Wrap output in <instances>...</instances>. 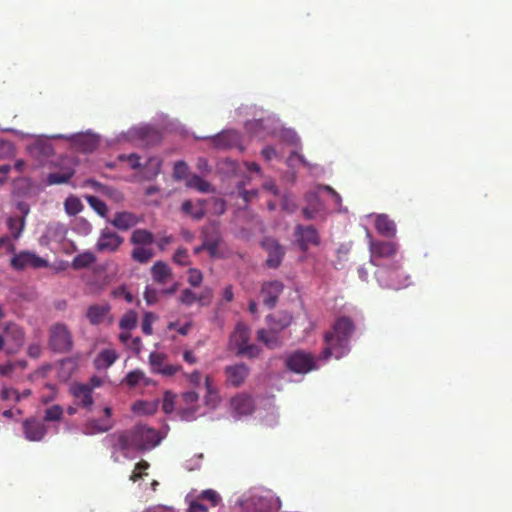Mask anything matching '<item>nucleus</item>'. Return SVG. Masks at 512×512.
<instances>
[{
    "label": "nucleus",
    "instance_id": "f257e3e1",
    "mask_svg": "<svg viewBox=\"0 0 512 512\" xmlns=\"http://www.w3.org/2000/svg\"><path fill=\"white\" fill-rule=\"evenodd\" d=\"M191 388L177 398V414L182 420L190 421L205 414V409L215 410L221 403V396L214 379L195 370L186 375Z\"/></svg>",
    "mask_w": 512,
    "mask_h": 512
},
{
    "label": "nucleus",
    "instance_id": "f03ea898",
    "mask_svg": "<svg viewBox=\"0 0 512 512\" xmlns=\"http://www.w3.org/2000/svg\"><path fill=\"white\" fill-rule=\"evenodd\" d=\"M352 332L353 324L349 318L337 319L332 330L325 335L326 347L317 361L310 354L297 351L287 357V367L295 373H308L320 366L318 362L327 361L330 357L342 358L349 352L348 340Z\"/></svg>",
    "mask_w": 512,
    "mask_h": 512
},
{
    "label": "nucleus",
    "instance_id": "7ed1b4c3",
    "mask_svg": "<svg viewBox=\"0 0 512 512\" xmlns=\"http://www.w3.org/2000/svg\"><path fill=\"white\" fill-rule=\"evenodd\" d=\"M367 238L369 239L370 262L378 267L375 272L378 283L392 289L406 287L408 277L403 275L397 264L388 265L397 253V243L374 240L370 232H367Z\"/></svg>",
    "mask_w": 512,
    "mask_h": 512
},
{
    "label": "nucleus",
    "instance_id": "20e7f679",
    "mask_svg": "<svg viewBox=\"0 0 512 512\" xmlns=\"http://www.w3.org/2000/svg\"><path fill=\"white\" fill-rule=\"evenodd\" d=\"M158 432L146 426H137L131 431L117 432L109 436L113 453L123 457H133L138 451H146L161 442Z\"/></svg>",
    "mask_w": 512,
    "mask_h": 512
},
{
    "label": "nucleus",
    "instance_id": "39448f33",
    "mask_svg": "<svg viewBox=\"0 0 512 512\" xmlns=\"http://www.w3.org/2000/svg\"><path fill=\"white\" fill-rule=\"evenodd\" d=\"M239 505L251 512H271L280 509L281 501L271 490L253 488L243 495Z\"/></svg>",
    "mask_w": 512,
    "mask_h": 512
},
{
    "label": "nucleus",
    "instance_id": "423d86ee",
    "mask_svg": "<svg viewBox=\"0 0 512 512\" xmlns=\"http://www.w3.org/2000/svg\"><path fill=\"white\" fill-rule=\"evenodd\" d=\"M292 317L286 312H281L268 317V324L270 329H261L258 331V340L263 342L267 347H276L279 343L277 332L290 325Z\"/></svg>",
    "mask_w": 512,
    "mask_h": 512
},
{
    "label": "nucleus",
    "instance_id": "0eeeda50",
    "mask_svg": "<svg viewBox=\"0 0 512 512\" xmlns=\"http://www.w3.org/2000/svg\"><path fill=\"white\" fill-rule=\"evenodd\" d=\"M249 329L243 323H238L230 337V347L235 349L238 354L249 358L258 356L259 348L256 345L248 344Z\"/></svg>",
    "mask_w": 512,
    "mask_h": 512
},
{
    "label": "nucleus",
    "instance_id": "6e6552de",
    "mask_svg": "<svg viewBox=\"0 0 512 512\" xmlns=\"http://www.w3.org/2000/svg\"><path fill=\"white\" fill-rule=\"evenodd\" d=\"M111 407L105 406L102 409V415L99 417H90L84 423L82 432L85 435H95L104 433L113 427Z\"/></svg>",
    "mask_w": 512,
    "mask_h": 512
},
{
    "label": "nucleus",
    "instance_id": "1a4fd4ad",
    "mask_svg": "<svg viewBox=\"0 0 512 512\" xmlns=\"http://www.w3.org/2000/svg\"><path fill=\"white\" fill-rule=\"evenodd\" d=\"M137 313L134 311L126 312L120 320V328L125 330L119 335V339L122 343H124L128 348L135 351L136 353L140 352L141 342L139 338H131L130 334L127 332L136 327L137 323Z\"/></svg>",
    "mask_w": 512,
    "mask_h": 512
},
{
    "label": "nucleus",
    "instance_id": "9d476101",
    "mask_svg": "<svg viewBox=\"0 0 512 512\" xmlns=\"http://www.w3.org/2000/svg\"><path fill=\"white\" fill-rule=\"evenodd\" d=\"M10 265L15 270H24L27 268L48 267L47 260L39 257L34 252L21 251L11 258Z\"/></svg>",
    "mask_w": 512,
    "mask_h": 512
},
{
    "label": "nucleus",
    "instance_id": "9b49d317",
    "mask_svg": "<svg viewBox=\"0 0 512 512\" xmlns=\"http://www.w3.org/2000/svg\"><path fill=\"white\" fill-rule=\"evenodd\" d=\"M53 138H64L69 140L72 145L79 151L89 153L94 151L99 144V137L90 132L77 133L69 136L65 135H54Z\"/></svg>",
    "mask_w": 512,
    "mask_h": 512
},
{
    "label": "nucleus",
    "instance_id": "f8f14e48",
    "mask_svg": "<svg viewBox=\"0 0 512 512\" xmlns=\"http://www.w3.org/2000/svg\"><path fill=\"white\" fill-rule=\"evenodd\" d=\"M213 298V292L210 288H204L199 294L191 289H184L179 295V302L185 306L198 304L200 307L210 305Z\"/></svg>",
    "mask_w": 512,
    "mask_h": 512
},
{
    "label": "nucleus",
    "instance_id": "ddd939ff",
    "mask_svg": "<svg viewBox=\"0 0 512 512\" xmlns=\"http://www.w3.org/2000/svg\"><path fill=\"white\" fill-rule=\"evenodd\" d=\"M17 135L27 137L31 140L26 147L27 153L34 158L47 157L52 154L51 144L43 136L24 135L19 131H14Z\"/></svg>",
    "mask_w": 512,
    "mask_h": 512
},
{
    "label": "nucleus",
    "instance_id": "4468645a",
    "mask_svg": "<svg viewBox=\"0 0 512 512\" xmlns=\"http://www.w3.org/2000/svg\"><path fill=\"white\" fill-rule=\"evenodd\" d=\"M122 238L115 232L106 228L100 233L96 248L100 252H115L122 244Z\"/></svg>",
    "mask_w": 512,
    "mask_h": 512
},
{
    "label": "nucleus",
    "instance_id": "2eb2a0df",
    "mask_svg": "<svg viewBox=\"0 0 512 512\" xmlns=\"http://www.w3.org/2000/svg\"><path fill=\"white\" fill-rule=\"evenodd\" d=\"M149 364L153 373L161 374L163 376H173L179 371V366L167 364L165 362V355L158 352H152L149 356Z\"/></svg>",
    "mask_w": 512,
    "mask_h": 512
},
{
    "label": "nucleus",
    "instance_id": "dca6fc26",
    "mask_svg": "<svg viewBox=\"0 0 512 512\" xmlns=\"http://www.w3.org/2000/svg\"><path fill=\"white\" fill-rule=\"evenodd\" d=\"M50 344L58 351H66L70 348L71 336L66 326L57 324L52 328Z\"/></svg>",
    "mask_w": 512,
    "mask_h": 512
},
{
    "label": "nucleus",
    "instance_id": "f3484780",
    "mask_svg": "<svg viewBox=\"0 0 512 512\" xmlns=\"http://www.w3.org/2000/svg\"><path fill=\"white\" fill-rule=\"evenodd\" d=\"M70 393L75 398L76 404L91 411L93 405L92 390L88 384L73 383L70 386Z\"/></svg>",
    "mask_w": 512,
    "mask_h": 512
},
{
    "label": "nucleus",
    "instance_id": "a211bd4d",
    "mask_svg": "<svg viewBox=\"0 0 512 512\" xmlns=\"http://www.w3.org/2000/svg\"><path fill=\"white\" fill-rule=\"evenodd\" d=\"M4 337L8 353H15L24 343V332L15 324H9L6 327Z\"/></svg>",
    "mask_w": 512,
    "mask_h": 512
},
{
    "label": "nucleus",
    "instance_id": "6ab92c4d",
    "mask_svg": "<svg viewBox=\"0 0 512 512\" xmlns=\"http://www.w3.org/2000/svg\"><path fill=\"white\" fill-rule=\"evenodd\" d=\"M67 235V228L64 224L54 222L46 227L44 235L40 238L42 245H49L51 243H61Z\"/></svg>",
    "mask_w": 512,
    "mask_h": 512
},
{
    "label": "nucleus",
    "instance_id": "aec40b11",
    "mask_svg": "<svg viewBox=\"0 0 512 512\" xmlns=\"http://www.w3.org/2000/svg\"><path fill=\"white\" fill-rule=\"evenodd\" d=\"M111 307L109 304H95L88 308L86 316L93 325L102 324L106 321H113L110 314Z\"/></svg>",
    "mask_w": 512,
    "mask_h": 512
},
{
    "label": "nucleus",
    "instance_id": "412c9836",
    "mask_svg": "<svg viewBox=\"0 0 512 512\" xmlns=\"http://www.w3.org/2000/svg\"><path fill=\"white\" fill-rule=\"evenodd\" d=\"M248 374L249 369L244 364H234L225 368L226 382L234 387L242 385Z\"/></svg>",
    "mask_w": 512,
    "mask_h": 512
},
{
    "label": "nucleus",
    "instance_id": "4be33fe9",
    "mask_svg": "<svg viewBox=\"0 0 512 512\" xmlns=\"http://www.w3.org/2000/svg\"><path fill=\"white\" fill-rule=\"evenodd\" d=\"M296 241L302 250H307L311 246L319 244V236L317 231L311 227L298 226L296 229Z\"/></svg>",
    "mask_w": 512,
    "mask_h": 512
},
{
    "label": "nucleus",
    "instance_id": "5701e85b",
    "mask_svg": "<svg viewBox=\"0 0 512 512\" xmlns=\"http://www.w3.org/2000/svg\"><path fill=\"white\" fill-rule=\"evenodd\" d=\"M253 403L250 397L246 395H238L230 402V412L235 419H240L251 413Z\"/></svg>",
    "mask_w": 512,
    "mask_h": 512
},
{
    "label": "nucleus",
    "instance_id": "b1692460",
    "mask_svg": "<svg viewBox=\"0 0 512 512\" xmlns=\"http://www.w3.org/2000/svg\"><path fill=\"white\" fill-rule=\"evenodd\" d=\"M25 438L29 441H40L46 434L45 425L36 419L26 420L23 423Z\"/></svg>",
    "mask_w": 512,
    "mask_h": 512
},
{
    "label": "nucleus",
    "instance_id": "393cba45",
    "mask_svg": "<svg viewBox=\"0 0 512 512\" xmlns=\"http://www.w3.org/2000/svg\"><path fill=\"white\" fill-rule=\"evenodd\" d=\"M263 247L268 252V266L277 267L280 264L282 257L284 255L283 248L274 239L264 240Z\"/></svg>",
    "mask_w": 512,
    "mask_h": 512
},
{
    "label": "nucleus",
    "instance_id": "a878e982",
    "mask_svg": "<svg viewBox=\"0 0 512 512\" xmlns=\"http://www.w3.org/2000/svg\"><path fill=\"white\" fill-rule=\"evenodd\" d=\"M283 285L279 281H270L263 285L262 287V295L263 301L269 307L275 305L276 300L280 293L282 292Z\"/></svg>",
    "mask_w": 512,
    "mask_h": 512
},
{
    "label": "nucleus",
    "instance_id": "bb28decb",
    "mask_svg": "<svg viewBox=\"0 0 512 512\" xmlns=\"http://www.w3.org/2000/svg\"><path fill=\"white\" fill-rule=\"evenodd\" d=\"M118 359L115 349L109 347L101 350L94 359V366L98 370H106Z\"/></svg>",
    "mask_w": 512,
    "mask_h": 512
},
{
    "label": "nucleus",
    "instance_id": "cd10ccee",
    "mask_svg": "<svg viewBox=\"0 0 512 512\" xmlns=\"http://www.w3.org/2000/svg\"><path fill=\"white\" fill-rule=\"evenodd\" d=\"M375 227L382 236L394 237L396 235L395 223L385 214H379L375 217Z\"/></svg>",
    "mask_w": 512,
    "mask_h": 512
},
{
    "label": "nucleus",
    "instance_id": "c85d7f7f",
    "mask_svg": "<svg viewBox=\"0 0 512 512\" xmlns=\"http://www.w3.org/2000/svg\"><path fill=\"white\" fill-rule=\"evenodd\" d=\"M159 406L158 400H137L131 406L133 414L137 416H149L154 414Z\"/></svg>",
    "mask_w": 512,
    "mask_h": 512
},
{
    "label": "nucleus",
    "instance_id": "c756f323",
    "mask_svg": "<svg viewBox=\"0 0 512 512\" xmlns=\"http://www.w3.org/2000/svg\"><path fill=\"white\" fill-rule=\"evenodd\" d=\"M138 222L137 217L129 212L117 213L111 221L112 225L120 230H127L135 226Z\"/></svg>",
    "mask_w": 512,
    "mask_h": 512
},
{
    "label": "nucleus",
    "instance_id": "7c9ffc66",
    "mask_svg": "<svg viewBox=\"0 0 512 512\" xmlns=\"http://www.w3.org/2000/svg\"><path fill=\"white\" fill-rule=\"evenodd\" d=\"M75 163L71 166H66L59 172L50 173L47 177L48 185L63 184L70 180L75 173Z\"/></svg>",
    "mask_w": 512,
    "mask_h": 512
},
{
    "label": "nucleus",
    "instance_id": "2f4dec72",
    "mask_svg": "<svg viewBox=\"0 0 512 512\" xmlns=\"http://www.w3.org/2000/svg\"><path fill=\"white\" fill-rule=\"evenodd\" d=\"M124 383L129 387H135L137 385L149 386L154 384L153 380L146 377L144 372L139 369L129 372L124 379Z\"/></svg>",
    "mask_w": 512,
    "mask_h": 512
},
{
    "label": "nucleus",
    "instance_id": "473e14b6",
    "mask_svg": "<svg viewBox=\"0 0 512 512\" xmlns=\"http://www.w3.org/2000/svg\"><path fill=\"white\" fill-rule=\"evenodd\" d=\"M151 274L154 281L164 284L170 279L171 270L166 263L158 261L152 266Z\"/></svg>",
    "mask_w": 512,
    "mask_h": 512
},
{
    "label": "nucleus",
    "instance_id": "72a5a7b5",
    "mask_svg": "<svg viewBox=\"0 0 512 512\" xmlns=\"http://www.w3.org/2000/svg\"><path fill=\"white\" fill-rule=\"evenodd\" d=\"M84 206L80 198L75 195L68 196L64 201V210L67 215L75 216L83 210Z\"/></svg>",
    "mask_w": 512,
    "mask_h": 512
},
{
    "label": "nucleus",
    "instance_id": "f704fd0d",
    "mask_svg": "<svg viewBox=\"0 0 512 512\" xmlns=\"http://www.w3.org/2000/svg\"><path fill=\"white\" fill-rule=\"evenodd\" d=\"M182 210L196 219L201 218L205 213L204 203L201 201H197L195 203L192 201H185L182 204Z\"/></svg>",
    "mask_w": 512,
    "mask_h": 512
},
{
    "label": "nucleus",
    "instance_id": "c9c22d12",
    "mask_svg": "<svg viewBox=\"0 0 512 512\" xmlns=\"http://www.w3.org/2000/svg\"><path fill=\"white\" fill-rule=\"evenodd\" d=\"M131 241L137 246H145L153 243V235L145 229L133 231Z\"/></svg>",
    "mask_w": 512,
    "mask_h": 512
},
{
    "label": "nucleus",
    "instance_id": "e433bc0d",
    "mask_svg": "<svg viewBox=\"0 0 512 512\" xmlns=\"http://www.w3.org/2000/svg\"><path fill=\"white\" fill-rule=\"evenodd\" d=\"M96 261L95 255L90 251H85L79 255H77L73 261L72 266L75 269H82L90 266Z\"/></svg>",
    "mask_w": 512,
    "mask_h": 512
},
{
    "label": "nucleus",
    "instance_id": "4c0bfd02",
    "mask_svg": "<svg viewBox=\"0 0 512 512\" xmlns=\"http://www.w3.org/2000/svg\"><path fill=\"white\" fill-rule=\"evenodd\" d=\"M186 186L189 188H193L199 192H209L211 191L210 184L205 181L203 178L197 175H192L186 180Z\"/></svg>",
    "mask_w": 512,
    "mask_h": 512
},
{
    "label": "nucleus",
    "instance_id": "58836bf2",
    "mask_svg": "<svg viewBox=\"0 0 512 512\" xmlns=\"http://www.w3.org/2000/svg\"><path fill=\"white\" fill-rule=\"evenodd\" d=\"M153 256V252L151 248H147L145 246H137L132 251V257L134 260L140 263L148 262Z\"/></svg>",
    "mask_w": 512,
    "mask_h": 512
},
{
    "label": "nucleus",
    "instance_id": "ea45409f",
    "mask_svg": "<svg viewBox=\"0 0 512 512\" xmlns=\"http://www.w3.org/2000/svg\"><path fill=\"white\" fill-rule=\"evenodd\" d=\"M7 225L15 239L19 238L24 228V217H10Z\"/></svg>",
    "mask_w": 512,
    "mask_h": 512
},
{
    "label": "nucleus",
    "instance_id": "a19ab883",
    "mask_svg": "<svg viewBox=\"0 0 512 512\" xmlns=\"http://www.w3.org/2000/svg\"><path fill=\"white\" fill-rule=\"evenodd\" d=\"M87 202L91 206V208L101 217H106L108 213L107 205L98 197L95 196H87Z\"/></svg>",
    "mask_w": 512,
    "mask_h": 512
},
{
    "label": "nucleus",
    "instance_id": "79ce46f5",
    "mask_svg": "<svg viewBox=\"0 0 512 512\" xmlns=\"http://www.w3.org/2000/svg\"><path fill=\"white\" fill-rule=\"evenodd\" d=\"M162 409L166 414L177 412V399L173 393L167 391L164 394Z\"/></svg>",
    "mask_w": 512,
    "mask_h": 512
},
{
    "label": "nucleus",
    "instance_id": "37998d69",
    "mask_svg": "<svg viewBox=\"0 0 512 512\" xmlns=\"http://www.w3.org/2000/svg\"><path fill=\"white\" fill-rule=\"evenodd\" d=\"M192 326L193 323L191 321H172L168 324L167 328L169 330H175L178 334L185 336L190 332Z\"/></svg>",
    "mask_w": 512,
    "mask_h": 512
},
{
    "label": "nucleus",
    "instance_id": "c03bdc74",
    "mask_svg": "<svg viewBox=\"0 0 512 512\" xmlns=\"http://www.w3.org/2000/svg\"><path fill=\"white\" fill-rule=\"evenodd\" d=\"M259 416L261 417L262 421L267 426H273L277 423V413L275 408L272 405H269L265 415L262 413L261 410H259Z\"/></svg>",
    "mask_w": 512,
    "mask_h": 512
},
{
    "label": "nucleus",
    "instance_id": "a18cd8bd",
    "mask_svg": "<svg viewBox=\"0 0 512 512\" xmlns=\"http://www.w3.org/2000/svg\"><path fill=\"white\" fill-rule=\"evenodd\" d=\"M187 274V281L191 286L197 287L202 283L203 275L200 270L196 268H190Z\"/></svg>",
    "mask_w": 512,
    "mask_h": 512
},
{
    "label": "nucleus",
    "instance_id": "49530a36",
    "mask_svg": "<svg viewBox=\"0 0 512 512\" xmlns=\"http://www.w3.org/2000/svg\"><path fill=\"white\" fill-rule=\"evenodd\" d=\"M15 147L9 141L0 140V158L6 159L15 155Z\"/></svg>",
    "mask_w": 512,
    "mask_h": 512
},
{
    "label": "nucleus",
    "instance_id": "de8ad7c7",
    "mask_svg": "<svg viewBox=\"0 0 512 512\" xmlns=\"http://www.w3.org/2000/svg\"><path fill=\"white\" fill-rule=\"evenodd\" d=\"M62 414V407L59 405H54L46 410L44 418L47 421H57L61 418Z\"/></svg>",
    "mask_w": 512,
    "mask_h": 512
},
{
    "label": "nucleus",
    "instance_id": "09e8293b",
    "mask_svg": "<svg viewBox=\"0 0 512 512\" xmlns=\"http://www.w3.org/2000/svg\"><path fill=\"white\" fill-rule=\"evenodd\" d=\"M200 498L203 500L210 501L212 506H217L221 501L220 495L215 490L212 489L202 491Z\"/></svg>",
    "mask_w": 512,
    "mask_h": 512
},
{
    "label": "nucleus",
    "instance_id": "8fccbe9b",
    "mask_svg": "<svg viewBox=\"0 0 512 512\" xmlns=\"http://www.w3.org/2000/svg\"><path fill=\"white\" fill-rule=\"evenodd\" d=\"M310 197L313 198V202L311 201L309 206L304 209V215L308 219H314L319 213V210L316 209V206L318 205V198L316 195H310Z\"/></svg>",
    "mask_w": 512,
    "mask_h": 512
},
{
    "label": "nucleus",
    "instance_id": "3c124183",
    "mask_svg": "<svg viewBox=\"0 0 512 512\" xmlns=\"http://www.w3.org/2000/svg\"><path fill=\"white\" fill-rule=\"evenodd\" d=\"M156 318V315L151 312L145 313L142 322V330L145 334L150 335L152 333V324Z\"/></svg>",
    "mask_w": 512,
    "mask_h": 512
},
{
    "label": "nucleus",
    "instance_id": "603ef678",
    "mask_svg": "<svg viewBox=\"0 0 512 512\" xmlns=\"http://www.w3.org/2000/svg\"><path fill=\"white\" fill-rule=\"evenodd\" d=\"M75 229L78 233L88 235L92 231V225L84 218H79L76 221Z\"/></svg>",
    "mask_w": 512,
    "mask_h": 512
},
{
    "label": "nucleus",
    "instance_id": "864d4df0",
    "mask_svg": "<svg viewBox=\"0 0 512 512\" xmlns=\"http://www.w3.org/2000/svg\"><path fill=\"white\" fill-rule=\"evenodd\" d=\"M174 177L176 179L182 180L189 178L188 177V166L184 162H178L174 166Z\"/></svg>",
    "mask_w": 512,
    "mask_h": 512
},
{
    "label": "nucleus",
    "instance_id": "5fc2aeb1",
    "mask_svg": "<svg viewBox=\"0 0 512 512\" xmlns=\"http://www.w3.org/2000/svg\"><path fill=\"white\" fill-rule=\"evenodd\" d=\"M148 468H149V464L147 462L142 461V462L138 463L137 466L135 467L130 479L134 482L137 481L145 474V471Z\"/></svg>",
    "mask_w": 512,
    "mask_h": 512
},
{
    "label": "nucleus",
    "instance_id": "6e6d98bb",
    "mask_svg": "<svg viewBox=\"0 0 512 512\" xmlns=\"http://www.w3.org/2000/svg\"><path fill=\"white\" fill-rule=\"evenodd\" d=\"M219 140L223 141V145L231 146L238 140V134L235 131L225 132L219 136Z\"/></svg>",
    "mask_w": 512,
    "mask_h": 512
},
{
    "label": "nucleus",
    "instance_id": "4d7b16f0",
    "mask_svg": "<svg viewBox=\"0 0 512 512\" xmlns=\"http://www.w3.org/2000/svg\"><path fill=\"white\" fill-rule=\"evenodd\" d=\"M149 128L146 126L133 128L128 132L130 139L141 138L145 139L148 136Z\"/></svg>",
    "mask_w": 512,
    "mask_h": 512
},
{
    "label": "nucleus",
    "instance_id": "13d9d810",
    "mask_svg": "<svg viewBox=\"0 0 512 512\" xmlns=\"http://www.w3.org/2000/svg\"><path fill=\"white\" fill-rule=\"evenodd\" d=\"M144 299L148 305L155 304L158 301V291L147 286L144 292Z\"/></svg>",
    "mask_w": 512,
    "mask_h": 512
},
{
    "label": "nucleus",
    "instance_id": "bf43d9fd",
    "mask_svg": "<svg viewBox=\"0 0 512 512\" xmlns=\"http://www.w3.org/2000/svg\"><path fill=\"white\" fill-rule=\"evenodd\" d=\"M174 261L179 265H187L189 263L188 253L185 249H178L174 255Z\"/></svg>",
    "mask_w": 512,
    "mask_h": 512
},
{
    "label": "nucleus",
    "instance_id": "052dcab7",
    "mask_svg": "<svg viewBox=\"0 0 512 512\" xmlns=\"http://www.w3.org/2000/svg\"><path fill=\"white\" fill-rule=\"evenodd\" d=\"M21 366L22 368L24 367V363L23 362H17V363H6L4 365H0V374L3 375V376H8L11 374V372L13 371V369L17 366Z\"/></svg>",
    "mask_w": 512,
    "mask_h": 512
},
{
    "label": "nucleus",
    "instance_id": "680f3d73",
    "mask_svg": "<svg viewBox=\"0 0 512 512\" xmlns=\"http://www.w3.org/2000/svg\"><path fill=\"white\" fill-rule=\"evenodd\" d=\"M283 138L290 144H295L296 146L299 143V137L295 133V131L287 129L283 132Z\"/></svg>",
    "mask_w": 512,
    "mask_h": 512
},
{
    "label": "nucleus",
    "instance_id": "e2e57ef3",
    "mask_svg": "<svg viewBox=\"0 0 512 512\" xmlns=\"http://www.w3.org/2000/svg\"><path fill=\"white\" fill-rule=\"evenodd\" d=\"M322 193H327L333 200L335 206H339L341 203V197L332 188L326 186L320 189Z\"/></svg>",
    "mask_w": 512,
    "mask_h": 512
},
{
    "label": "nucleus",
    "instance_id": "0e129e2a",
    "mask_svg": "<svg viewBox=\"0 0 512 512\" xmlns=\"http://www.w3.org/2000/svg\"><path fill=\"white\" fill-rule=\"evenodd\" d=\"M219 243L218 242H204V248L207 249L212 257H219L220 253L218 251Z\"/></svg>",
    "mask_w": 512,
    "mask_h": 512
},
{
    "label": "nucleus",
    "instance_id": "69168bd1",
    "mask_svg": "<svg viewBox=\"0 0 512 512\" xmlns=\"http://www.w3.org/2000/svg\"><path fill=\"white\" fill-rule=\"evenodd\" d=\"M119 158L120 160H126L132 168L140 166L139 157L136 154L121 155Z\"/></svg>",
    "mask_w": 512,
    "mask_h": 512
},
{
    "label": "nucleus",
    "instance_id": "338daca9",
    "mask_svg": "<svg viewBox=\"0 0 512 512\" xmlns=\"http://www.w3.org/2000/svg\"><path fill=\"white\" fill-rule=\"evenodd\" d=\"M2 397L5 400L15 399L18 401L20 399L18 392L12 388H4L2 390Z\"/></svg>",
    "mask_w": 512,
    "mask_h": 512
},
{
    "label": "nucleus",
    "instance_id": "774afa93",
    "mask_svg": "<svg viewBox=\"0 0 512 512\" xmlns=\"http://www.w3.org/2000/svg\"><path fill=\"white\" fill-rule=\"evenodd\" d=\"M187 512H207V508L203 504L191 501Z\"/></svg>",
    "mask_w": 512,
    "mask_h": 512
}]
</instances>
